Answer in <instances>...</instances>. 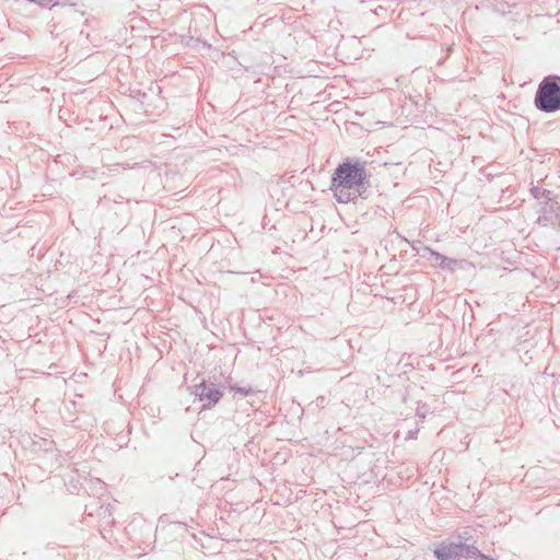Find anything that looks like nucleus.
I'll return each instance as SVG.
<instances>
[{
	"label": "nucleus",
	"mask_w": 560,
	"mask_h": 560,
	"mask_svg": "<svg viewBox=\"0 0 560 560\" xmlns=\"http://www.w3.org/2000/svg\"><path fill=\"white\" fill-rule=\"evenodd\" d=\"M371 174L360 161L349 160L340 163L331 177L330 189L340 203H348L360 198H368V188L371 187Z\"/></svg>",
	"instance_id": "nucleus-1"
},
{
	"label": "nucleus",
	"mask_w": 560,
	"mask_h": 560,
	"mask_svg": "<svg viewBox=\"0 0 560 560\" xmlns=\"http://www.w3.org/2000/svg\"><path fill=\"white\" fill-rule=\"evenodd\" d=\"M534 103L544 113L560 110V77H546L538 85Z\"/></svg>",
	"instance_id": "nucleus-2"
},
{
	"label": "nucleus",
	"mask_w": 560,
	"mask_h": 560,
	"mask_svg": "<svg viewBox=\"0 0 560 560\" xmlns=\"http://www.w3.org/2000/svg\"><path fill=\"white\" fill-rule=\"evenodd\" d=\"M439 560H459L460 558H477L480 551L475 546L463 542H450L434 550Z\"/></svg>",
	"instance_id": "nucleus-3"
},
{
	"label": "nucleus",
	"mask_w": 560,
	"mask_h": 560,
	"mask_svg": "<svg viewBox=\"0 0 560 560\" xmlns=\"http://www.w3.org/2000/svg\"><path fill=\"white\" fill-rule=\"evenodd\" d=\"M537 223L544 228L560 229V202L549 200L539 203Z\"/></svg>",
	"instance_id": "nucleus-4"
},
{
	"label": "nucleus",
	"mask_w": 560,
	"mask_h": 560,
	"mask_svg": "<svg viewBox=\"0 0 560 560\" xmlns=\"http://www.w3.org/2000/svg\"><path fill=\"white\" fill-rule=\"evenodd\" d=\"M194 394L202 402L203 408H211L218 404L223 396L215 384H208L205 381L194 387Z\"/></svg>",
	"instance_id": "nucleus-5"
},
{
	"label": "nucleus",
	"mask_w": 560,
	"mask_h": 560,
	"mask_svg": "<svg viewBox=\"0 0 560 560\" xmlns=\"http://www.w3.org/2000/svg\"><path fill=\"white\" fill-rule=\"evenodd\" d=\"M464 264H465V260H457V259L448 258L444 255H442L438 261V266L441 269L447 270V271H454L456 269V267H463Z\"/></svg>",
	"instance_id": "nucleus-6"
},
{
	"label": "nucleus",
	"mask_w": 560,
	"mask_h": 560,
	"mask_svg": "<svg viewBox=\"0 0 560 560\" xmlns=\"http://www.w3.org/2000/svg\"><path fill=\"white\" fill-rule=\"evenodd\" d=\"M530 194L532 196L538 200V205L540 202H545V201H549V200H555L551 195L552 192L550 190H547V189H544V188H540L538 186H535V187H532L530 188Z\"/></svg>",
	"instance_id": "nucleus-7"
},
{
	"label": "nucleus",
	"mask_w": 560,
	"mask_h": 560,
	"mask_svg": "<svg viewBox=\"0 0 560 560\" xmlns=\"http://www.w3.org/2000/svg\"><path fill=\"white\" fill-rule=\"evenodd\" d=\"M422 256L427 257L429 260H435L438 262L439 259L441 258L442 254L433 250L430 247H424Z\"/></svg>",
	"instance_id": "nucleus-8"
},
{
	"label": "nucleus",
	"mask_w": 560,
	"mask_h": 560,
	"mask_svg": "<svg viewBox=\"0 0 560 560\" xmlns=\"http://www.w3.org/2000/svg\"><path fill=\"white\" fill-rule=\"evenodd\" d=\"M430 412V408L428 405L425 404H422V405H419L418 408H417V417L420 418L421 420L425 419L427 415Z\"/></svg>",
	"instance_id": "nucleus-9"
},
{
	"label": "nucleus",
	"mask_w": 560,
	"mask_h": 560,
	"mask_svg": "<svg viewBox=\"0 0 560 560\" xmlns=\"http://www.w3.org/2000/svg\"><path fill=\"white\" fill-rule=\"evenodd\" d=\"M231 389L234 390L235 393L241 394L242 396H247L249 393H252L250 387L232 386Z\"/></svg>",
	"instance_id": "nucleus-10"
},
{
	"label": "nucleus",
	"mask_w": 560,
	"mask_h": 560,
	"mask_svg": "<svg viewBox=\"0 0 560 560\" xmlns=\"http://www.w3.org/2000/svg\"><path fill=\"white\" fill-rule=\"evenodd\" d=\"M476 560H491V559H490V558H488V557H486L485 555H482V553L480 552V556H478V557L476 558Z\"/></svg>",
	"instance_id": "nucleus-11"
},
{
	"label": "nucleus",
	"mask_w": 560,
	"mask_h": 560,
	"mask_svg": "<svg viewBox=\"0 0 560 560\" xmlns=\"http://www.w3.org/2000/svg\"><path fill=\"white\" fill-rule=\"evenodd\" d=\"M416 434L413 431H409L407 439H415Z\"/></svg>",
	"instance_id": "nucleus-12"
}]
</instances>
